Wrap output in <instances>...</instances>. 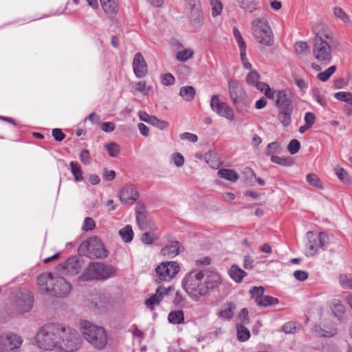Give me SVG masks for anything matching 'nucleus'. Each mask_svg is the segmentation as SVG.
<instances>
[{"mask_svg": "<svg viewBox=\"0 0 352 352\" xmlns=\"http://www.w3.org/2000/svg\"><path fill=\"white\" fill-rule=\"evenodd\" d=\"M136 221L141 230H146L147 228L154 229V226L150 225L146 213L136 214Z\"/></svg>", "mask_w": 352, "mask_h": 352, "instance_id": "obj_38", "label": "nucleus"}, {"mask_svg": "<svg viewBox=\"0 0 352 352\" xmlns=\"http://www.w3.org/2000/svg\"><path fill=\"white\" fill-rule=\"evenodd\" d=\"M60 346L58 349L65 352H73L79 345V337L76 331H72L65 328V333L60 336Z\"/></svg>", "mask_w": 352, "mask_h": 352, "instance_id": "obj_12", "label": "nucleus"}, {"mask_svg": "<svg viewBox=\"0 0 352 352\" xmlns=\"http://www.w3.org/2000/svg\"><path fill=\"white\" fill-rule=\"evenodd\" d=\"M308 273L303 270H296L294 272V276L300 281H304L308 278Z\"/></svg>", "mask_w": 352, "mask_h": 352, "instance_id": "obj_64", "label": "nucleus"}, {"mask_svg": "<svg viewBox=\"0 0 352 352\" xmlns=\"http://www.w3.org/2000/svg\"><path fill=\"white\" fill-rule=\"evenodd\" d=\"M259 78V74L256 71L253 70L248 74L246 81L248 85L254 87L258 82Z\"/></svg>", "mask_w": 352, "mask_h": 352, "instance_id": "obj_51", "label": "nucleus"}, {"mask_svg": "<svg viewBox=\"0 0 352 352\" xmlns=\"http://www.w3.org/2000/svg\"><path fill=\"white\" fill-rule=\"evenodd\" d=\"M210 107L219 116L226 118L232 121L234 118L233 109L226 102H221L217 95H214L211 98Z\"/></svg>", "mask_w": 352, "mask_h": 352, "instance_id": "obj_13", "label": "nucleus"}, {"mask_svg": "<svg viewBox=\"0 0 352 352\" xmlns=\"http://www.w3.org/2000/svg\"><path fill=\"white\" fill-rule=\"evenodd\" d=\"M172 158L173 160V162L175 164L177 167H181L184 164V156L179 153H175L173 155Z\"/></svg>", "mask_w": 352, "mask_h": 352, "instance_id": "obj_59", "label": "nucleus"}, {"mask_svg": "<svg viewBox=\"0 0 352 352\" xmlns=\"http://www.w3.org/2000/svg\"><path fill=\"white\" fill-rule=\"evenodd\" d=\"M265 288L262 286L253 287L250 291L251 298L254 300L256 304L261 307H268L277 305L279 301L276 298L264 294Z\"/></svg>", "mask_w": 352, "mask_h": 352, "instance_id": "obj_11", "label": "nucleus"}, {"mask_svg": "<svg viewBox=\"0 0 352 352\" xmlns=\"http://www.w3.org/2000/svg\"><path fill=\"white\" fill-rule=\"evenodd\" d=\"M271 161L273 163L283 166H290L292 165V161L291 160L286 157H279L275 155L271 157Z\"/></svg>", "mask_w": 352, "mask_h": 352, "instance_id": "obj_49", "label": "nucleus"}, {"mask_svg": "<svg viewBox=\"0 0 352 352\" xmlns=\"http://www.w3.org/2000/svg\"><path fill=\"white\" fill-rule=\"evenodd\" d=\"M134 88L137 91L144 93V94H147L148 91L152 89V86H146V83L145 81H140L135 84Z\"/></svg>", "mask_w": 352, "mask_h": 352, "instance_id": "obj_56", "label": "nucleus"}, {"mask_svg": "<svg viewBox=\"0 0 352 352\" xmlns=\"http://www.w3.org/2000/svg\"><path fill=\"white\" fill-rule=\"evenodd\" d=\"M82 327L85 339L89 342L95 349L101 350L107 344V336L106 331L102 327L96 326L88 321H82Z\"/></svg>", "mask_w": 352, "mask_h": 352, "instance_id": "obj_5", "label": "nucleus"}, {"mask_svg": "<svg viewBox=\"0 0 352 352\" xmlns=\"http://www.w3.org/2000/svg\"><path fill=\"white\" fill-rule=\"evenodd\" d=\"M65 333V327L59 324H47L42 327L37 332L35 340L36 345L45 351L58 349L61 334Z\"/></svg>", "mask_w": 352, "mask_h": 352, "instance_id": "obj_1", "label": "nucleus"}, {"mask_svg": "<svg viewBox=\"0 0 352 352\" xmlns=\"http://www.w3.org/2000/svg\"><path fill=\"white\" fill-rule=\"evenodd\" d=\"M78 252L91 259H102L108 256L103 243L97 236L90 237L83 241L78 248Z\"/></svg>", "mask_w": 352, "mask_h": 352, "instance_id": "obj_6", "label": "nucleus"}, {"mask_svg": "<svg viewBox=\"0 0 352 352\" xmlns=\"http://www.w3.org/2000/svg\"><path fill=\"white\" fill-rule=\"evenodd\" d=\"M139 117L142 121L151 124L161 130L164 129L168 125L167 122L159 120L155 116H151L145 111H140L139 113Z\"/></svg>", "mask_w": 352, "mask_h": 352, "instance_id": "obj_26", "label": "nucleus"}, {"mask_svg": "<svg viewBox=\"0 0 352 352\" xmlns=\"http://www.w3.org/2000/svg\"><path fill=\"white\" fill-rule=\"evenodd\" d=\"M55 277L52 272H45L37 276V284L43 292L50 294V289Z\"/></svg>", "mask_w": 352, "mask_h": 352, "instance_id": "obj_21", "label": "nucleus"}, {"mask_svg": "<svg viewBox=\"0 0 352 352\" xmlns=\"http://www.w3.org/2000/svg\"><path fill=\"white\" fill-rule=\"evenodd\" d=\"M254 259L249 255H246L243 257V265L244 268L247 270H252L254 267Z\"/></svg>", "mask_w": 352, "mask_h": 352, "instance_id": "obj_61", "label": "nucleus"}, {"mask_svg": "<svg viewBox=\"0 0 352 352\" xmlns=\"http://www.w3.org/2000/svg\"><path fill=\"white\" fill-rule=\"evenodd\" d=\"M179 95L186 101H191L195 96V89L192 86L182 87L180 89Z\"/></svg>", "mask_w": 352, "mask_h": 352, "instance_id": "obj_36", "label": "nucleus"}, {"mask_svg": "<svg viewBox=\"0 0 352 352\" xmlns=\"http://www.w3.org/2000/svg\"><path fill=\"white\" fill-rule=\"evenodd\" d=\"M170 289V287H168V288L159 287L156 289L155 294L145 300V305L147 306V307L153 309L155 305H159L160 303L163 299V297L168 294V292Z\"/></svg>", "mask_w": 352, "mask_h": 352, "instance_id": "obj_23", "label": "nucleus"}, {"mask_svg": "<svg viewBox=\"0 0 352 352\" xmlns=\"http://www.w3.org/2000/svg\"><path fill=\"white\" fill-rule=\"evenodd\" d=\"M331 309L333 314L338 318H341L345 312L344 306L337 299H334L331 302Z\"/></svg>", "mask_w": 352, "mask_h": 352, "instance_id": "obj_37", "label": "nucleus"}, {"mask_svg": "<svg viewBox=\"0 0 352 352\" xmlns=\"http://www.w3.org/2000/svg\"><path fill=\"white\" fill-rule=\"evenodd\" d=\"M218 175L230 182H236L239 178L238 174L232 169H221L218 171Z\"/></svg>", "mask_w": 352, "mask_h": 352, "instance_id": "obj_39", "label": "nucleus"}, {"mask_svg": "<svg viewBox=\"0 0 352 352\" xmlns=\"http://www.w3.org/2000/svg\"><path fill=\"white\" fill-rule=\"evenodd\" d=\"M23 339L15 333H6L1 336L0 349L3 351H12L21 346Z\"/></svg>", "mask_w": 352, "mask_h": 352, "instance_id": "obj_18", "label": "nucleus"}, {"mask_svg": "<svg viewBox=\"0 0 352 352\" xmlns=\"http://www.w3.org/2000/svg\"><path fill=\"white\" fill-rule=\"evenodd\" d=\"M308 243L307 244V256H314L320 248H324L329 243V235L323 232L314 234L311 231L307 232Z\"/></svg>", "mask_w": 352, "mask_h": 352, "instance_id": "obj_9", "label": "nucleus"}, {"mask_svg": "<svg viewBox=\"0 0 352 352\" xmlns=\"http://www.w3.org/2000/svg\"><path fill=\"white\" fill-rule=\"evenodd\" d=\"M194 55V51L191 49H185L177 53V59L182 62H185L191 58Z\"/></svg>", "mask_w": 352, "mask_h": 352, "instance_id": "obj_44", "label": "nucleus"}, {"mask_svg": "<svg viewBox=\"0 0 352 352\" xmlns=\"http://www.w3.org/2000/svg\"><path fill=\"white\" fill-rule=\"evenodd\" d=\"M283 331L286 333H293L296 329V324L294 322H286L282 327Z\"/></svg>", "mask_w": 352, "mask_h": 352, "instance_id": "obj_63", "label": "nucleus"}, {"mask_svg": "<svg viewBox=\"0 0 352 352\" xmlns=\"http://www.w3.org/2000/svg\"><path fill=\"white\" fill-rule=\"evenodd\" d=\"M228 90L232 103L236 108L248 107L249 105L246 93L239 81L234 79L230 80L228 82Z\"/></svg>", "mask_w": 352, "mask_h": 352, "instance_id": "obj_8", "label": "nucleus"}, {"mask_svg": "<svg viewBox=\"0 0 352 352\" xmlns=\"http://www.w3.org/2000/svg\"><path fill=\"white\" fill-rule=\"evenodd\" d=\"M229 275L236 283H241L247 273L236 265H232L229 270Z\"/></svg>", "mask_w": 352, "mask_h": 352, "instance_id": "obj_30", "label": "nucleus"}, {"mask_svg": "<svg viewBox=\"0 0 352 352\" xmlns=\"http://www.w3.org/2000/svg\"><path fill=\"white\" fill-rule=\"evenodd\" d=\"M276 106L280 109L293 108L291 94L285 90L276 93Z\"/></svg>", "mask_w": 352, "mask_h": 352, "instance_id": "obj_22", "label": "nucleus"}, {"mask_svg": "<svg viewBox=\"0 0 352 352\" xmlns=\"http://www.w3.org/2000/svg\"><path fill=\"white\" fill-rule=\"evenodd\" d=\"M104 148L107 149L109 155L112 157H117L120 151L119 145L116 142L107 144Z\"/></svg>", "mask_w": 352, "mask_h": 352, "instance_id": "obj_47", "label": "nucleus"}, {"mask_svg": "<svg viewBox=\"0 0 352 352\" xmlns=\"http://www.w3.org/2000/svg\"><path fill=\"white\" fill-rule=\"evenodd\" d=\"M184 250L183 245L177 241H170V243L164 247L161 254L164 256L174 257Z\"/></svg>", "mask_w": 352, "mask_h": 352, "instance_id": "obj_24", "label": "nucleus"}, {"mask_svg": "<svg viewBox=\"0 0 352 352\" xmlns=\"http://www.w3.org/2000/svg\"><path fill=\"white\" fill-rule=\"evenodd\" d=\"M204 277V271L195 270L186 274L182 280L183 288L194 301H198L207 294Z\"/></svg>", "mask_w": 352, "mask_h": 352, "instance_id": "obj_2", "label": "nucleus"}, {"mask_svg": "<svg viewBox=\"0 0 352 352\" xmlns=\"http://www.w3.org/2000/svg\"><path fill=\"white\" fill-rule=\"evenodd\" d=\"M179 271V266L177 262H163L155 268L157 276L156 281L159 283L162 281L168 282L177 274Z\"/></svg>", "mask_w": 352, "mask_h": 352, "instance_id": "obj_10", "label": "nucleus"}, {"mask_svg": "<svg viewBox=\"0 0 352 352\" xmlns=\"http://www.w3.org/2000/svg\"><path fill=\"white\" fill-rule=\"evenodd\" d=\"M158 239V237L155 234L152 232H145L142 235L141 240L142 241L147 245H151L155 241Z\"/></svg>", "mask_w": 352, "mask_h": 352, "instance_id": "obj_52", "label": "nucleus"}, {"mask_svg": "<svg viewBox=\"0 0 352 352\" xmlns=\"http://www.w3.org/2000/svg\"><path fill=\"white\" fill-rule=\"evenodd\" d=\"M120 199L124 204H132L139 197V192L133 185H126L122 188L119 193Z\"/></svg>", "mask_w": 352, "mask_h": 352, "instance_id": "obj_19", "label": "nucleus"}, {"mask_svg": "<svg viewBox=\"0 0 352 352\" xmlns=\"http://www.w3.org/2000/svg\"><path fill=\"white\" fill-rule=\"evenodd\" d=\"M119 234L125 243L131 242L133 238V231L131 226L127 225L119 231Z\"/></svg>", "mask_w": 352, "mask_h": 352, "instance_id": "obj_40", "label": "nucleus"}, {"mask_svg": "<svg viewBox=\"0 0 352 352\" xmlns=\"http://www.w3.org/2000/svg\"><path fill=\"white\" fill-rule=\"evenodd\" d=\"M72 289L71 284L64 278L56 276L50 289V294L56 297L63 298L67 296Z\"/></svg>", "mask_w": 352, "mask_h": 352, "instance_id": "obj_16", "label": "nucleus"}, {"mask_svg": "<svg viewBox=\"0 0 352 352\" xmlns=\"http://www.w3.org/2000/svg\"><path fill=\"white\" fill-rule=\"evenodd\" d=\"M307 181L308 183H309L311 185L318 188H322V185L318 177L313 173L308 174L307 175Z\"/></svg>", "mask_w": 352, "mask_h": 352, "instance_id": "obj_53", "label": "nucleus"}, {"mask_svg": "<svg viewBox=\"0 0 352 352\" xmlns=\"http://www.w3.org/2000/svg\"><path fill=\"white\" fill-rule=\"evenodd\" d=\"M252 31L256 39L265 45H270L272 43V32L265 19L258 18L252 21Z\"/></svg>", "mask_w": 352, "mask_h": 352, "instance_id": "obj_7", "label": "nucleus"}, {"mask_svg": "<svg viewBox=\"0 0 352 352\" xmlns=\"http://www.w3.org/2000/svg\"><path fill=\"white\" fill-rule=\"evenodd\" d=\"M32 303L33 298L30 294L23 296L16 301V310L21 314L28 312L31 309Z\"/></svg>", "mask_w": 352, "mask_h": 352, "instance_id": "obj_27", "label": "nucleus"}, {"mask_svg": "<svg viewBox=\"0 0 352 352\" xmlns=\"http://www.w3.org/2000/svg\"><path fill=\"white\" fill-rule=\"evenodd\" d=\"M293 111V108L289 109H280V111L278 116V118L280 122L285 126H287L291 123V114Z\"/></svg>", "mask_w": 352, "mask_h": 352, "instance_id": "obj_32", "label": "nucleus"}, {"mask_svg": "<svg viewBox=\"0 0 352 352\" xmlns=\"http://www.w3.org/2000/svg\"><path fill=\"white\" fill-rule=\"evenodd\" d=\"M233 34H234V38H235L238 45H239L240 52L246 50V43H245L244 39L243 38V36H242L241 32H239L238 28H236V27H234L233 28Z\"/></svg>", "mask_w": 352, "mask_h": 352, "instance_id": "obj_46", "label": "nucleus"}, {"mask_svg": "<svg viewBox=\"0 0 352 352\" xmlns=\"http://www.w3.org/2000/svg\"><path fill=\"white\" fill-rule=\"evenodd\" d=\"M104 12L110 16H114L118 12V0H100Z\"/></svg>", "mask_w": 352, "mask_h": 352, "instance_id": "obj_29", "label": "nucleus"}, {"mask_svg": "<svg viewBox=\"0 0 352 352\" xmlns=\"http://www.w3.org/2000/svg\"><path fill=\"white\" fill-rule=\"evenodd\" d=\"M308 49L309 47L307 43L304 41L296 42L294 45L295 52L300 54L305 53L308 50Z\"/></svg>", "mask_w": 352, "mask_h": 352, "instance_id": "obj_57", "label": "nucleus"}, {"mask_svg": "<svg viewBox=\"0 0 352 352\" xmlns=\"http://www.w3.org/2000/svg\"><path fill=\"white\" fill-rule=\"evenodd\" d=\"M82 268L80 258L77 256L69 258L65 262L59 264L57 267L58 271L67 275H74L78 274Z\"/></svg>", "mask_w": 352, "mask_h": 352, "instance_id": "obj_17", "label": "nucleus"}, {"mask_svg": "<svg viewBox=\"0 0 352 352\" xmlns=\"http://www.w3.org/2000/svg\"><path fill=\"white\" fill-rule=\"evenodd\" d=\"M339 283L342 288L352 289V274H340Z\"/></svg>", "mask_w": 352, "mask_h": 352, "instance_id": "obj_42", "label": "nucleus"}, {"mask_svg": "<svg viewBox=\"0 0 352 352\" xmlns=\"http://www.w3.org/2000/svg\"><path fill=\"white\" fill-rule=\"evenodd\" d=\"M258 0H236L238 6L245 10L252 12L256 9Z\"/></svg>", "mask_w": 352, "mask_h": 352, "instance_id": "obj_34", "label": "nucleus"}, {"mask_svg": "<svg viewBox=\"0 0 352 352\" xmlns=\"http://www.w3.org/2000/svg\"><path fill=\"white\" fill-rule=\"evenodd\" d=\"M300 148V143L296 139L292 140L287 146L288 151L292 154L294 155L299 151Z\"/></svg>", "mask_w": 352, "mask_h": 352, "instance_id": "obj_55", "label": "nucleus"}, {"mask_svg": "<svg viewBox=\"0 0 352 352\" xmlns=\"http://www.w3.org/2000/svg\"><path fill=\"white\" fill-rule=\"evenodd\" d=\"M133 69L135 75L139 78H144L148 72L147 65L140 52L136 53L133 60Z\"/></svg>", "mask_w": 352, "mask_h": 352, "instance_id": "obj_20", "label": "nucleus"}, {"mask_svg": "<svg viewBox=\"0 0 352 352\" xmlns=\"http://www.w3.org/2000/svg\"><path fill=\"white\" fill-rule=\"evenodd\" d=\"M312 32L314 34L312 43L336 41L334 35L327 25L322 23H316L312 27Z\"/></svg>", "mask_w": 352, "mask_h": 352, "instance_id": "obj_15", "label": "nucleus"}, {"mask_svg": "<svg viewBox=\"0 0 352 352\" xmlns=\"http://www.w3.org/2000/svg\"><path fill=\"white\" fill-rule=\"evenodd\" d=\"M304 120H305V124L309 126L310 127H311L315 122L316 116L311 112H307L305 115Z\"/></svg>", "mask_w": 352, "mask_h": 352, "instance_id": "obj_62", "label": "nucleus"}, {"mask_svg": "<svg viewBox=\"0 0 352 352\" xmlns=\"http://www.w3.org/2000/svg\"><path fill=\"white\" fill-rule=\"evenodd\" d=\"M281 148L280 145L276 142H273L268 144L267 150H266V154L268 156H272L274 155L275 153H278L280 151Z\"/></svg>", "mask_w": 352, "mask_h": 352, "instance_id": "obj_54", "label": "nucleus"}, {"mask_svg": "<svg viewBox=\"0 0 352 352\" xmlns=\"http://www.w3.org/2000/svg\"><path fill=\"white\" fill-rule=\"evenodd\" d=\"M96 226L95 221L92 218L90 217H86L84 220V223L82 226V229L84 230L88 231V230H92L94 229Z\"/></svg>", "mask_w": 352, "mask_h": 352, "instance_id": "obj_58", "label": "nucleus"}, {"mask_svg": "<svg viewBox=\"0 0 352 352\" xmlns=\"http://www.w3.org/2000/svg\"><path fill=\"white\" fill-rule=\"evenodd\" d=\"M336 174L340 181L346 184H351V179L348 173L342 168H335Z\"/></svg>", "mask_w": 352, "mask_h": 352, "instance_id": "obj_45", "label": "nucleus"}, {"mask_svg": "<svg viewBox=\"0 0 352 352\" xmlns=\"http://www.w3.org/2000/svg\"><path fill=\"white\" fill-rule=\"evenodd\" d=\"M206 278L204 279L205 287L207 289V294L210 290L217 287L222 281L221 276L214 272L204 271Z\"/></svg>", "mask_w": 352, "mask_h": 352, "instance_id": "obj_25", "label": "nucleus"}, {"mask_svg": "<svg viewBox=\"0 0 352 352\" xmlns=\"http://www.w3.org/2000/svg\"><path fill=\"white\" fill-rule=\"evenodd\" d=\"M313 332L319 337L331 338L337 333V328L335 325L323 326L316 325Z\"/></svg>", "mask_w": 352, "mask_h": 352, "instance_id": "obj_28", "label": "nucleus"}, {"mask_svg": "<svg viewBox=\"0 0 352 352\" xmlns=\"http://www.w3.org/2000/svg\"><path fill=\"white\" fill-rule=\"evenodd\" d=\"M168 320L170 323L178 324L184 323V314L182 310L173 311L169 313Z\"/></svg>", "mask_w": 352, "mask_h": 352, "instance_id": "obj_31", "label": "nucleus"}, {"mask_svg": "<svg viewBox=\"0 0 352 352\" xmlns=\"http://www.w3.org/2000/svg\"><path fill=\"white\" fill-rule=\"evenodd\" d=\"M336 69L337 67L336 65H331L325 71L318 73L317 78L322 82H326L336 72Z\"/></svg>", "mask_w": 352, "mask_h": 352, "instance_id": "obj_43", "label": "nucleus"}, {"mask_svg": "<svg viewBox=\"0 0 352 352\" xmlns=\"http://www.w3.org/2000/svg\"><path fill=\"white\" fill-rule=\"evenodd\" d=\"M334 15L345 23H350L351 20L347 14L340 7H336L333 10Z\"/></svg>", "mask_w": 352, "mask_h": 352, "instance_id": "obj_48", "label": "nucleus"}, {"mask_svg": "<svg viewBox=\"0 0 352 352\" xmlns=\"http://www.w3.org/2000/svg\"><path fill=\"white\" fill-rule=\"evenodd\" d=\"M237 339L240 342H245L250 337V332L243 324H236Z\"/></svg>", "mask_w": 352, "mask_h": 352, "instance_id": "obj_41", "label": "nucleus"}, {"mask_svg": "<svg viewBox=\"0 0 352 352\" xmlns=\"http://www.w3.org/2000/svg\"><path fill=\"white\" fill-rule=\"evenodd\" d=\"M72 174L76 182H81L84 179L81 166L77 162L72 161L69 164Z\"/></svg>", "mask_w": 352, "mask_h": 352, "instance_id": "obj_33", "label": "nucleus"}, {"mask_svg": "<svg viewBox=\"0 0 352 352\" xmlns=\"http://www.w3.org/2000/svg\"><path fill=\"white\" fill-rule=\"evenodd\" d=\"M210 5L212 8V16L215 17L221 14L223 9V5L220 0H210Z\"/></svg>", "mask_w": 352, "mask_h": 352, "instance_id": "obj_50", "label": "nucleus"}, {"mask_svg": "<svg viewBox=\"0 0 352 352\" xmlns=\"http://www.w3.org/2000/svg\"><path fill=\"white\" fill-rule=\"evenodd\" d=\"M116 272V267L112 265L99 262H91L80 274L79 279L82 281L106 280L114 276Z\"/></svg>", "mask_w": 352, "mask_h": 352, "instance_id": "obj_4", "label": "nucleus"}, {"mask_svg": "<svg viewBox=\"0 0 352 352\" xmlns=\"http://www.w3.org/2000/svg\"><path fill=\"white\" fill-rule=\"evenodd\" d=\"M236 309V306L233 302L227 303L224 308L219 312V316L224 319H231L233 317V311Z\"/></svg>", "mask_w": 352, "mask_h": 352, "instance_id": "obj_35", "label": "nucleus"}, {"mask_svg": "<svg viewBox=\"0 0 352 352\" xmlns=\"http://www.w3.org/2000/svg\"><path fill=\"white\" fill-rule=\"evenodd\" d=\"M188 9L190 10V23L195 29L200 28L204 23V16L199 0H188Z\"/></svg>", "mask_w": 352, "mask_h": 352, "instance_id": "obj_14", "label": "nucleus"}, {"mask_svg": "<svg viewBox=\"0 0 352 352\" xmlns=\"http://www.w3.org/2000/svg\"><path fill=\"white\" fill-rule=\"evenodd\" d=\"M336 44V41L312 43V54L319 63L311 64L314 70L319 72L322 69L320 65L327 66L331 63L333 59V50Z\"/></svg>", "mask_w": 352, "mask_h": 352, "instance_id": "obj_3", "label": "nucleus"}, {"mask_svg": "<svg viewBox=\"0 0 352 352\" xmlns=\"http://www.w3.org/2000/svg\"><path fill=\"white\" fill-rule=\"evenodd\" d=\"M52 135L55 140L60 142L65 138V134L60 129H54Z\"/></svg>", "mask_w": 352, "mask_h": 352, "instance_id": "obj_60", "label": "nucleus"}]
</instances>
